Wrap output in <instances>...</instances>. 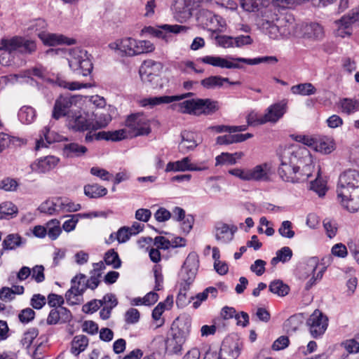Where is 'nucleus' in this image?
Returning a JSON list of instances; mask_svg holds the SVG:
<instances>
[{
	"instance_id": "f257e3e1",
	"label": "nucleus",
	"mask_w": 359,
	"mask_h": 359,
	"mask_svg": "<svg viewBox=\"0 0 359 359\" xmlns=\"http://www.w3.org/2000/svg\"><path fill=\"white\" fill-rule=\"evenodd\" d=\"M47 54L51 55H69L68 63L71 69L78 75L86 76L89 75L93 68V63L88 52L81 48H50Z\"/></svg>"
},
{
	"instance_id": "f03ea898",
	"label": "nucleus",
	"mask_w": 359,
	"mask_h": 359,
	"mask_svg": "<svg viewBox=\"0 0 359 359\" xmlns=\"http://www.w3.org/2000/svg\"><path fill=\"white\" fill-rule=\"evenodd\" d=\"M337 196L339 204L350 212L359 210V181H339Z\"/></svg>"
},
{
	"instance_id": "7ed1b4c3",
	"label": "nucleus",
	"mask_w": 359,
	"mask_h": 359,
	"mask_svg": "<svg viewBox=\"0 0 359 359\" xmlns=\"http://www.w3.org/2000/svg\"><path fill=\"white\" fill-rule=\"evenodd\" d=\"M100 276V273H94L86 280V276L83 273L75 276L71 280V288L65 294L67 303L69 305L78 304L80 297L87 288L95 290L98 286Z\"/></svg>"
},
{
	"instance_id": "20e7f679",
	"label": "nucleus",
	"mask_w": 359,
	"mask_h": 359,
	"mask_svg": "<svg viewBox=\"0 0 359 359\" xmlns=\"http://www.w3.org/2000/svg\"><path fill=\"white\" fill-rule=\"evenodd\" d=\"M172 107H177L183 114L195 116L212 115L219 109L218 102L209 98L187 100Z\"/></svg>"
},
{
	"instance_id": "39448f33",
	"label": "nucleus",
	"mask_w": 359,
	"mask_h": 359,
	"mask_svg": "<svg viewBox=\"0 0 359 359\" xmlns=\"http://www.w3.org/2000/svg\"><path fill=\"white\" fill-rule=\"evenodd\" d=\"M282 158L294 167H299L300 164L304 163L303 172L299 175L306 179L311 176L313 166L309 164L311 161L310 152L304 146L293 145L289 147L285 150Z\"/></svg>"
},
{
	"instance_id": "423d86ee",
	"label": "nucleus",
	"mask_w": 359,
	"mask_h": 359,
	"mask_svg": "<svg viewBox=\"0 0 359 359\" xmlns=\"http://www.w3.org/2000/svg\"><path fill=\"white\" fill-rule=\"evenodd\" d=\"M163 67V63L152 60H144L139 69L142 81L148 87L157 89L162 87L160 73Z\"/></svg>"
},
{
	"instance_id": "0eeeda50",
	"label": "nucleus",
	"mask_w": 359,
	"mask_h": 359,
	"mask_svg": "<svg viewBox=\"0 0 359 359\" xmlns=\"http://www.w3.org/2000/svg\"><path fill=\"white\" fill-rule=\"evenodd\" d=\"M0 50L9 53L18 51L22 54H32L36 50V44L34 41L16 36L11 39H2L0 41Z\"/></svg>"
},
{
	"instance_id": "6e6552de",
	"label": "nucleus",
	"mask_w": 359,
	"mask_h": 359,
	"mask_svg": "<svg viewBox=\"0 0 359 359\" xmlns=\"http://www.w3.org/2000/svg\"><path fill=\"white\" fill-rule=\"evenodd\" d=\"M187 27L179 25H163L158 27L151 26L144 27L142 29V34H147L158 39H162L166 43L174 41V36L172 34H178L182 31H186Z\"/></svg>"
},
{
	"instance_id": "1a4fd4ad",
	"label": "nucleus",
	"mask_w": 359,
	"mask_h": 359,
	"mask_svg": "<svg viewBox=\"0 0 359 359\" xmlns=\"http://www.w3.org/2000/svg\"><path fill=\"white\" fill-rule=\"evenodd\" d=\"M187 27L179 25H163L158 27L151 26L144 27L142 29V34H147L158 39H162L166 43L174 41V36L172 34H178L182 31H186Z\"/></svg>"
},
{
	"instance_id": "9d476101",
	"label": "nucleus",
	"mask_w": 359,
	"mask_h": 359,
	"mask_svg": "<svg viewBox=\"0 0 359 359\" xmlns=\"http://www.w3.org/2000/svg\"><path fill=\"white\" fill-rule=\"evenodd\" d=\"M196 18L200 25L213 32L226 26V22L222 17L213 14L208 8H201L196 13Z\"/></svg>"
},
{
	"instance_id": "9b49d317",
	"label": "nucleus",
	"mask_w": 359,
	"mask_h": 359,
	"mask_svg": "<svg viewBox=\"0 0 359 359\" xmlns=\"http://www.w3.org/2000/svg\"><path fill=\"white\" fill-rule=\"evenodd\" d=\"M79 97L65 94L60 95L55 102L52 112V117L58 120L62 117L69 116L71 108L76 104Z\"/></svg>"
},
{
	"instance_id": "f8f14e48",
	"label": "nucleus",
	"mask_w": 359,
	"mask_h": 359,
	"mask_svg": "<svg viewBox=\"0 0 359 359\" xmlns=\"http://www.w3.org/2000/svg\"><path fill=\"white\" fill-rule=\"evenodd\" d=\"M126 126L133 131V136L147 135L151 133L148 118L142 113L133 114L128 116Z\"/></svg>"
},
{
	"instance_id": "ddd939ff",
	"label": "nucleus",
	"mask_w": 359,
	"mask_h": 359,
	"mask_svg": "<svg viewBox=\"0 0 359 359\" xmlns=\"http://www.w3.org/2000/svg\"><path fill=\"white\" fill-rule=\"evenodd\" d=\"M307 325L311 336L317 338L321 336L327 330L328 318L321 311L316 309L307 320Z\"/></svg>"
},
{
	"instance_id": "4468645a",
	"label": "nucleus",
	"mask_w": 359,
	"mask_h": 359,
	"mask_svg": "<svg viewBox=\"0 0 359 359\" xmlns=\"http://www.w3.org/2000/svg\"><path fill=\"white\" fill-rule=\"evenodd\" d=\"M226 69H243V66L240 63H245L248 65H255L262 62L276 64L278 59L276 56H264L255 58L235 57L229 56L227 57Z\"/></svg>"
},
{
	"instance_id": "2eb2a0df",
	"label": "nucleus",
	"mask_w": 359,
	"mask_h": 359,
	"mask_svg": "<svg viewBox=\"0 0 359 359\" xmlns=\"http://www.w3.org/2000/svg\"><path fill=\"white\" fill-rule=\"evenodd\" d=\"M199 265L198 257L195 253H190L181 269L180 276L181 281L193 283Z\"/></svg>"
},
{
	"instance_id": "dca6fc26",
	"label": "nucleus",
	"mask_w": 359,
	"mask_h": 359,
	"mask_svg": "<svg viewBox=\"0 0 359 359\" xmlns=\"http://www.w3.org/2000/svg\"><path fill=\"white\" fill-rule=\"evenodd\" d=\"M215 39L217 46L224 48H240L245 45L251 44L252 42V39L249 35H239L236 37L227 35H217Z\"/></svg>"
},
{
	"instance_id": "f3484780",
	"label": "nucleus",
	"mask_w": 359,
	"mask_h": 359,
	"mask_svg": "<svg viewBox=\"0 0 359 359\" xmlns=\"http://www.w3.org/2000/svg\"><path fill=\"white\" fill-rule=\"evenodd\" d=\"M37 36L42 41L44 45L50 46L62 44L71 46L76 44V39L73 38H69L61 34L40 32L37 34Z\"/></svg>"
},
{
	"instance_id": "a211bd4d",
	"label": "nucleus",
	"mask_w": 359,
	"mask_h": 359,
	"mask_svg": "<svg viewBox=\"0 0 359 359\" xmlns=\"http://www.w3.org/2000/svg\"><path fill=\"white\" fill-rule=\"evenodd\" d=\"M274 170L272 163L266 162L248 170L245 180H269Z\"/></svg>"
},
{
	"instance_id": "6ab92c4d",
	"label": "nucleus",
	"mask_w": 359,
	"mask_h": 359,
	"mask_svg": "<svg viewBox=\"0 0 359 359\" xmlns=\"http://www.w3.org/2000/svg\"><path fill=\"white\" fill-rule=\"evenodd\" d=\"M287 101L283 100L269 106L264 114V122L276 123L286 113Z\"/></svg>"
},
{
	"instance_id": "aec40b11",
	"label": "nucleus",
	"mask_w": 359,
	"mask_h": 359,
	"mask_svg": "<svg viewBox=\"0 0 359 359\" xmlns=\"http://www.w3.org/2000/svg\"><path fill=\"white\" fill-rule=\"evenodd\" d=\"M187 334L185 332L178 328H172L170 337L166 340V348L173 353L181 351L182 345L185 342Z\"/></svg>"
},
{
	"instance_id": "412c9836",
	"label": "nucleus",
	"mask_w": 359,
	"mask_h": 359,
	"mask_svg": "<svg viewBox=\"0 0 359 359\" xmlns=\"http://www.w3.org/2000/svg\"><path fill=\"white\" fill-rule=\"evenodd\" d=\"M205 169L206 168L205 166L197 165L196 164L191 163L189 157H184L180 161L169 162L166 165L165 171H202Z\"/></svg>"
},
{
	"instance_id": "4be33fe9",
	"label": "nucleus",
	"mask_w": 359,
	"mask_h": 359,
	"mask_svg": "<svg viewBox=\"0 0 359 359\" xmlns=\"http://www.w3.org/2000/svg\"><path fill=\"white\" fill-rule=\"evenodd\" d=\"M194 94L192 93H187L184 94H182L180 95H172V96H168V95H164V96H160V97H149L146 98L142 100L141 104L142 106L146 107V106H151L154 107L156 105H158L163 103H171L172 102L179 101L181 100H183L184 98L189 97L190 96H192Z\"/></svg>"
},
{
	"instance_id": "5701e85b",
	"label": "nucleus",
	"mask_w": 359,
	"mask_h": 359,
	"mask_svg": "<svg viewBox=\"0 0 359 359\" xmlns=\"http://www.w3.org/2000/svg\"><path fill=\"white\" fill-rule=\"evenodd\" d=\"M181 142L179 144V150L182 154L193 151L198 145L196 135L191 131L184 130L180 134Z\"/></svg>"
},
{
	"instance_id": "b1692460",
	"label": "nucleus",
	"mask_w": 359,
	"mask_h": 359,
	"mask_svg": "<svg viewBox=\"0 0 359 359\" xmlns=\"http://www.w3.org/2000/svg\"><path fill=\"white\" fill-rule=\"evenodd\" d=\"M241 343L233 341L229 344L228 340H226L222 345L219 358L223 359H236L241 354Z\"/></svg>"
},
{
	"instance_id": "393cba45",
	"label": "nucleus",
	"mask_w": 359,
	"mask_h": 359,
	"mask_svg": "<svg viewBox=\"0 0 359 359\" xmlns=\"http://www.w3.org/2000/svg\"><path fill=\"white\" fill-rule=\"evenodd\" d=\"M59 159L53 156H48L43 158H40L37 162L32 164L31 168L33 171L44 173L50 171L55 167Z\"/></svg>"
},
{
	"instance_id": "a878e982",
	"label": "nucleus",
	"mask_w": 359,
	"mask_h": 359,
	"mask_svg": "<svg viewBox=\"0 0 359 359\" xmlns=\"http://www.w3.org/2000/svg\"><path fill=\"white\" fill-rule=\"evenodd\" d=\"M302 33L304 37L316 41L323 39L325 35L323 27L317 22H311L304 25Z\"/></svg>"
},
{
	"instance_id": "bb28decb",
	"label": "nucleus",
	"mask_w": 359,
	"mask_h": 359,
	"mask_svg": "<svg viewBox=\"0 0 359 359\" xmlns=\"http://www.w3.org/2000/svg\"><path fill=\"white\" fill-rule=\"evenodd\" d=\"M299 170V167H294L282 158L281 164L278 169V174L283 180L284 178L287 180H299L302 177L299 174L297 175Z\"/></svg>"
},
{
	"instance_id": "cd10ccee",
	"label": "nucleus",
	"mask_w": 359,
	"mask_h": 359,
	"mask_svg": "<svg viewBox=\"0 0 359 359\" xmlns=\"http://www.w3.org/2000/svg\"><path fill=\"white\" fill-rule=\"evenodd\" d=\"M224 83H228L229 85L232 86H239L241 84V81H230L228 78L222 77L220 76H210L201 81V84L207 89L220 88Z\"/></svg>"
},
{
	"instance_id": "c85d7f7f",
	"label": "nucleus",
	"mask_w": 359,
	"mask_h": 359,
	"mask_svg": "<svg viewBox=\"0 0 359 359\" xmlns=\"http://www.w3.org/2000/svg\"><path fill=\"white\" fill-rule=\"evenodd\" d=\"M252 137L253 135L249 133L245 134L229 133V135L218 136L216 138V144L229 145L233 143L243 142Z\"/></svg>"
},
{
	"instance_id": "c756f323",
	"label": "nucleus",
	"mask_w": 359,
	"mask_h": 359,
	"mask_svg": "<svg viewBox=\"0 0 359 359\" xmlns=\"http://www.w3.org/2000/svg\"><path fill=\"white\" fill-rule=\"evenodd\" d=\"M69 125L74 131L93 130V120L88 118L87 115H76L73 120L69 121Z\"/></svg>"
},
{
	"instance_id": "7c9ffc66",
	"label": "nucleus",
	"mask_w": 359,
	"mask_h": 359,
	"mask_svg": "<svg viewBox=\"0 0 359 359\" xmlns=\"http://www.w3.org/2000/svg\"><path fill=\"white\" fill-rule=\"evenodd\" d=\"M215 238L222 243H228L233 239V234L229 231V226L224 223H217L215 226Z\"/></svg>"
},
{
	"instance_id": "2f4dec72",
	"label": "nucleus",
	"mask_w": 359,
	"mask_h": 359,
	"mask_svg": "<svg viewBox=\"0 0 359 359\" xmlns=\"http://www.w3.org/2000/svg\"><path fill=\"white\" fill-rule=\"evenodd\" d=\"M87 151L85 146L76 142L66 144L63 148L64 154L68 158L80 157L84 155Z\"/></svg>"
},
{
	"instance_id": "473e14b6",
	"label": "nucleus",
	"mask_w": 359,
	"mask_h": 359,
	"mask_svg": "<svg viewBox=\"0 0 359 359\" xmlns=\"http://www.w3.org/2000/svg\"><path fill=\"white\" fill-rule=\"evenodd\" d=\"M339 29H348L353 24L359 25V8L353 9L348 15H344L336 22Z\"/></svg>"
},
{
	"instance_id": "72a5a7b5",
	"label": "nucleus",
	"mask_w": 359,
	"mask_h": 359,
	"mask_svg": "<svg viewBox=\"0 0 359 359\" xmlns=\"http://www.w3.org/2000/svg\"><path fill=\"white\" fill-rule=\"evenodd\" d=\"M313 147L317 151L324 154H329L335 149L334 140L327 137L320 138L318 141L315 140Z\"/></svg>"
},
{
	"instance_id": "f704fd0d",
	"label": "nucleus",
	"mask_w": 359,
	"mask_h": 359,
	"mask_svg": "<svg viewBox=\"0 0 359 359\" xmlns=\"http://www.w3.org/2000/svg\"><path fill=\"white\" fill-rule=\"evenodd\" d=\"M137 46V41L132 38L123 39L116 44L117 49L128 56L136 55Z\"/></svg>"
},
{
	"instance_id": "c9c22d12",
	"label": "nucleus",
	"mask_w": 359,
	"mask_h": 359,
	"mask_svg": "<svg viewBox=\"0 0 359 359\" xmlns=\"http://www.w3.org/2000/svg\"><path fill=\"white\" fill-rule=\"evenodd\" d=\"M18 213V207L11 201H4L0 204V219L14 218Z\"/></svg>"
},
{
	"instance_id": "e433bc0d",
	"label": "nucleus",
	"mask_w": 359,
	"mask_h": 359,
	"mask_svg": "<svg viewBox=\"0 0 359 359\" xmlns=\"http://www.w3.org/2000/svg\"><path fill=\"white\" fill-rule=\"evenodd\" d=\"M279 26L280 36H287L290 35L294 27V20L292 16L283 17L277 19Z\"/></svg>"
},
{
	"instance_id": "4c0bfd02",
	"label": "nucleus",
	"mask_w": 359,
	"mask_h": 359,
	"mask_svg": "<svg viewBox=\"0 0 359 359\" xmlns=\"http://www.w3.org/2000/svg\"><path fill=\"white\" fill-rule=\"evenodd\" d=\"M43 138L46 143L50 144L54 142L58 141V135L53 131H50L49 127L46 126L41 130V138L36 141V150L39 149L40 147H47L44 144Z\"/></svg>"
},
{
	"instance_id": "58836bf2",
	"label": "nucleus",
	"mask_w": 359,
	"mask_h": 359,
	"mask_svg": "<svg viewBox=\"0 0 359 359\" xmlns=\"http://www.w3.org/2000/svg\"><path fill=\"white\" fill-rule=\"evenodd\" d=\"M88 345V338L85 335H76L72 341L71 352L79 355Z\"/></svg>"
},
{
	"instance_id": "ea45409f",
	"label": "nucleus",
	"mask_w": 359,
	"mask_h": 359,
	"mask_svg": "<svg viewBox=\"0 0 359 359\" xmlns=\"http://www.w3.org/2000/svg\"><path fill=\"white\" fill-rule=\"evenodd\" d=\"M23 244L20 236L17 233L8 234L3 241L2 246L4 250H12L21 246Z\"/></svg>"
},
{
	"instance_id": "a19ab883",
	"label": "nucleus",
	"mask_w": 359,
	"mask_h": 359,
	"mask_svg": "<svg viewBox=\"0 0 359 359\" xmlns=\"http://www.w3.org/2000/svg\"><path fill=\"white\" fill-rule=\"evenodd\" d=\"M203 8V0H184V17L188 18L196 16V13Z\"/></svg>"
},
{
	"instance_id": "79ce46f5",
	"label": "nucleus",
	"mask_w": 359,
	"mask_h": 359,
	"mask_svg": "<svg viewBox=\"0 0 359 359\" xmlns=\"http://www.w3.org/2000/svg\"><path fill=\"white\" fill-rule=\"evenodd\" d=\"M18 116L22 123L29 124L32 123L36 118V111L32 107L23 106L19 110Z\"/></svg>"
},
{
	"instance_id": "37998d69",
	"label": "nucleus",
	"mask_w": 359,
	"mask_h": 359,
	"mask_svg": "<svg viewBox=\"0 0 359 359\" xmlns=\"http://www.w3.org/2000/svg\"><path fill=\"white\" fill-rule=\"evenodd\" d=\"M241 6L248 12H255L262 8L267 6L268 0H240Z\"/></svg>"
},
{
	"instance_id": "c03bdc74",
	"label": "nucleus",
	"mask_w": 359,
	"mask_h": 359,
	"mask_svg": "<svg viewBox=\"0 0 359 359\" xmlns=\"http://www.w3.org/2000/svg\"><path fill=\"white\" fill-rule=\"evenodd\" d=\"M38 210L42 212L49 215H53L60 213L59 206H57V198L52 200H46L43 202Z\"/></svg>"
},
{
	"instance_id": "a18cd8bd",
	"label": "nucleus",
	"mask_w": 359,
	"mask_h": 359,
	"mask_svg": "<svg viewBox=\"0 0 359 359\" xmlns=\"http://www.w3.org/2000/svg\"><path fill=\"white\" fill-rule=\"evenodd\" d=\"M85 194L90 198H98L107 194V190L97 183L84 187Z\"/></svg>"
},
{
	"instance_id": "49530a36",
	"label": "nucleus",
	"mask_w": 359,
	"mask_h": 359,
	"mask_svg": "<svg viewBox=\"0 0 359 359\" xmlns=\"http://www.w3.org/2000/svg\"><path fill=\"white\" fill-rule=\"evenodd\" d=\"M293 94H299L301 95H311L316 93V88L311 83H299L293 86L291 88Z\"/></svg>"
},
{
	"instance_id": "de8ad7c7",
	"label": "nucleus",
	"mask_w": 359,
	"mask_h": 359,
	"mask_svg": "<svg viewBox=\"0 0 359 359\" xmlns=\"http://www.w3.org/2000/svg\"><path fill=\"white\" fill-rule=\"evenodd\" d=\"M269 290L273 294H276L280 297H284L289 293L290 287L282 280H276L269 284Z\"/></svg>"
},
{
	"instance_id": "09e8293b",
	"label": "nucleus",
	"mask_w": 359,
	"mask_h": 359,
	"mask_svg": "<svg viewBox=\"0 0 359 359\" xmlns=\"http://www.w3.org/2000/svg\"><path fill=\"white\" fill-rule=\"evenodd\" d=\"M341 111L348 115L359 110V102L356 100L344 98L340 100Z\"/></svg>"
},
{
	"instance_id": "8fccbe9b",
	"label": "nucleus",
	"mask_w": 359,
	"mask_h": 359,
	"mask_svg": "<svg viewBox=\"0 0 359 359\" xmlns=\"http://www.w3.org/2000/svg\"><path fill=\"white\" fill-rule=\"evenodd\" d=\"M104 260L105 264L111 266L114 269H119L121 266V260L118 254L114 249H110L105 252Z\"/></svg>"
},
{
	"instance_id": "3c124183",
	"label": "nucleus",
	"mask_w": 359,
	"mask_h": 359,
	"mask_svg": "<svg viewBox=\"0 0 359 359\" xmlns=\"http://www.w3.org/2000/svg\"><path fill=\"white\" fill-rule=\"evenodd\" d=\"M200 60L204 64L226 69L228 59L220 56L206 55L200 58Z\"/></svg>"
},
{
	"instance_id": "603ef678",
	"label": "nucleus",
	"mask_w": 359,
	"mask_h": 359,
	"mask_svg": "<svg viewBox=\"0 0 359 359\" xmlns=\"http://www.w3.org/2000/svg\"><path fill=\"white\" fill-rule=\"evenodd\" d=\"M243 156V153L240 152H236L234 154H229V153H225L223 152L220 155L217 156L215 158L216 160V165L219 164H229L233 165L236 163V158H241Z\"/></svg>"
},
{
	"instance_id": "864d4df0",
	"label": "nucleus",
	"mask_w": 359,
	"mask_h": 359,
	"mask_svg": "<svg viewBox=\"0 0 359 359\" xmlns=\"http://www.w3.org/2000/svg\"><path fill=\"white\" fill-rule=\"evenodd\" d=\"M46 235L51 239L55 240L60 235L62 229L60 226V222L56 219H51L46 224Z\"/></svg>"
},
{
	"instance_id": "5fc2aeb1",
	"label": "nucleus",
	"mask_w": 359,
	"mask_h": 359,
	"mask_svg": "<svg viewBox=\"0 0 359 359\" xmlns=\"http://www.w3.org/2000/svg\"><path fill=\"white\" fill-rule=\"evenodd\" d=\"M308 187L316 192L319 197H323L328 190L327 181H310Z\"/></svg>"
},
{
	"instance_id": "6e6d98bb",
	"label": "nucleus",
	"mask_w": 359,
	"mask_h": 359,
	"mask_svg": "<svg viewBox=\"0 0 359 359\" xmlns=\"http://www.w3.org/2000/svg\"><path fill=\"white\" fill-rule=\"evenodd\" d=\"M111 121V117L109 114H95V120H93V130L105 128Z\"/></svg>"
},
{
	"instance_id": "4d7b16f0",
	"label": "nucleus",
	"mask_w": 359,
	"mask_h": 359,
	"mask_svg": "<svg viewBox=\"0 0 359 359\" xmlns=\"http://www.w3.org/2000/svg\"><path fill=\"white\" fill-rule=\"evenodd\" d=\"M57 206H59V211L60 212H76L81 209L80 204L68 201L67 200H62L61 198H57Z\"/></svg>"
},
{
	"instance_id": "13d9d810",
	"label": "nucleus",
	"mask_w": 359,
	"mask_h": 359,
	"mask_svg": "<svg viewBox=\"0 0 359 359\" xmlns=\"http://www.w3.org/2000/svg\"><path fill=\"white\" fill-rule=\"evenodd\" d=\"M38 334L39 331L36 328H29L23 334V337L20 341L22 345L25 348H28L31 346L34 339L38 336Z\"/></svg>"
},
{
	"instance_id": "bf43d9fd",
	"label": "nucleus",
	"mask_w": 359,
	"mask_h": 359,
	"mask_svg": "<svg viewBox=\"0 0 359 359\" xmlns=\"http://www.w3.org/2000/svg\"><path fill=\"white\" fill-rule=\"evenodd\" d=\"M278 233L284 238H292L294 236V231L292 230V224L291 222L283 221L278 229Z\"/></svg>"
},
{
	"instance_id": "052dcab7",
	"label": "nucleus",
	"mask_w": 359,
	"mask_h": 359,
	"mask_svg": "<svg viewBox=\"0 0 359 359\" xmlns=\"http://www.w3.org/2000/svg\"><path fill=\"white\" fill-rule=\"evenodd\" d=\"M154 44L147 40H142L137 41V46L136 48V55L144 53H150L154 50Z\"/></svg>"
},
{
	"instance_id": "680f3d73",
	"label": "nucleus",
	"mask_w": 359,
	"mask_h": 359,
	"mask_svg": "<svg viewBox=\"0 0 359 359\" xmlns=\"http://www.w3.org/2000/svg\"><path fill=\"white\" fill-rule=\"evenodd\" d=\"M32 278L38 283L45 280L44 267L42 265H36L31 270Z\"/></svg>"
},
{
	"instance_id": "e2e57ef3",
	"label": "nucleus",
	"mask_w": 359,
	"mask_h": 359,
	"mask_svg": "<svg viewBox=\"0 0 359 359\" xmlns=\"http://www.w3.org/2000/svg\"><path fill=\"white\" fill-rule=\"evenodd\" d=\"M132 233L129 231V226H122L117 231L116 241L118 243H126L130 237Z\"/></svg>"
},
{
	"instance_id": "0e129e2a",
	"label": "nucleus",
	"mask_w": 359,
	"mask_h": 359,
	"mask_svg": "<svg viewBox=\"0 0 359 359\" xmlns=\"http://www.w3.org/2000/svg\"><path fill=\"white\" fill-rule=\"evenodd\" d=\"M35 312L30 308H26L20 311L18 318L20 322L27 323L34 318Z\"/></svg>"
},
{
	"instance_id": "69168bd1",
	"label": "nucleus",
	"mask_w": 359,
	"mask_h": 359,
	"mask_svg": "<svg viewBox=\"0 0 359 359\" xmlns=\"http://www.w3.org/2000/svg\"><path fill=\"white\" fill-rule=\"evenodd\" d=\"M140 313L137 309L131 308L125 314V320L128 324H134L138 322Z\"/></svg>"
},
{
	"instance_id": "338daca9",
	"label": "nucleus",
	"mask_w": 359,
	"mask_h": 359,
	"mask_svg": "<svg viewBox=\"0 0 359 359\" xmlns=\"http://www.w3.org/2000/svg\"><path fill=\"white\" fill-rule=\"evenodd\" d=\"M46 21L43 19L39 18L32 22L29 29L37 34L40 32H45L44 29L46 28Z\"/></svg>"
},
{
	"instance_id": "774afa93",
	"label": "nucleus",
	"mask_w": 359,
	"mask_h": 359,
	"mask_svg": "<svg viewBox=\"0 0 359 359\" xmlns=\"http://www.w3.org/2000/svg\"><path fill=\"white\" fill-rule=\"evenodd\" d=\"M266 262L262 259H257L251 266L250 270L257 276H262L265 271Z\"/></svg>"
}]
</instances>
